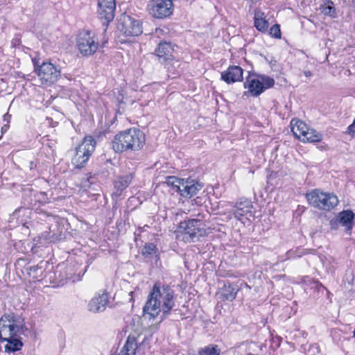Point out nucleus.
Masks as SVG:
<instances>
[{
    "instance_id": "obj_5",
    "label": "nucleus",
    "mask_w": 355,
    "mask_h": 355,
    "mask_svg": "<svg viewBox=\"0 0 355 355\" xmlns=\"http://www.w3.org/2000/svg\"><path fill=\"white\" fill-rule=\"evenodd\" d=\"M96 142L92 136H86L76 148L72 164L77 168L84 167L95 150Z\"/></svg>"
},
{
    "instance_id": "obj_17",
    "label": "nucleus",
    "mask_w": 355,
    "mask_h": 355,
    "mask_svg": "<svg viewBox=\"0 0 355 355\" xmlns=\"http://www.w3.org/2000/svg\"><path fill=\"white\" fill-rule=\"evenodd\" d=\"M132 180V174H126L118 177L114 181V194L116 196L121 195L122 192L129 186Z\"/></svg>"
},
{
    "instance_id": "obj_6",
    "label": "nucleus",
    "mask_w": 355,
    "mask_h": 355,
    "mask_svg": "<svg viewBox=\"0 0 355 355\" xmlns=\"http://www.w3.org/2000/svg\"><path fill=\"white\" fill-rule=\"evenodd\" d=\"M306 198L311 206L323 210H330L338 203L336 196L320 192L318 189L307 193Z\"/></svg>"
},
{
    "instance_id": "obj_12",
    "label": "nucleus",
    "mask_w": 355,
    "mask_h": 355,
    "mask_svg": "<svg viewBox=\"0 0 355 355\" xmlns=\"http://www.w3.org/2000/svg\"><path fill=\"white\" fill-rule=\"evenodd\" d=\"M116 0H98L97 14L103 25L107 26L115 15Z\"/></svg>"
},
{
    "instance_id": "obj_26",
    "label": "nucleus",
    "mask_w": 355,
    "mask_h": 355,
    "mask_svg": "<svg viewBox=\"0 0 355 355\" xmlns=\"http://www.w3.org/2000/svg\"><path fill=\"white\" fill-rule=\"evenodd\" d=\"M306 254V250L301 248H296L295 249H291L288 250L286 254L285 257L283 258V261L289 260L291 259H296L302 257Z\"/></svg>"
},
{
    "instance_id": "obj_31",
    "label": "nucleus",
    "mask_w": 355,
    "mask_h": 355,
    "mask_svg": "<svg viewBox=\"0 0 355 355\" xmlns=\"http://www.w3.org/2000/svg\"><path fill=\"white\" fill-rule=\"evenodd\" d=\"M346 133L351 135L352 137H355V119L353 123L348 126Z\"/></svg>"
},
{
    "instance_id": "obj_24",
    "label": "nucleus",
    "mask_w": 355,
    "mask_h": 355,
    "mask_svg": "<svg viewBox=\"0 0 355 355\" xmlns=\"http://www.w3.org/2000/svg\"><path fill=\"white\" fill-rule=\"evenodd\" d=\"M322 139V135L313 129L308 128L304 135H302L300 141L303 142H318Z\"/></svg>"
},
{
    "instance_id": "obj_8",
    "label": "nucleus",
    "mask_w": 355,
    "mask_h": 355,
    "mask_svg": "<svg viewBox=\"0 0 355 355\" xmlns=\"http://www.w3.org/2000/svg\"><path fill=\"white\" fill-rule=\"evenodd\" d=\"M77 46L83 55L90 56L99 46L98 39L94 32L83 31L77 38Z\"/></svg>"
},
{
    "instance_id": "obj_21",
    "label": "nucleus",
    "mask_w": 355,
    "mask_h": 355,
    "mask_svg": "<svg viewBox=\"0 0 355 355\" xmlns=\"http://www.w3.org/2000/svg\"><path fill=\"white\" fill-rule=\"evenodd\" d=\"M173 48L170 42H161L156 49V54L160 58L166 60L172 56Z\"/></svg>"
},
{
    "instance_id": "obj_28",
    "label": "nucleus",
    "mask_w": 355,
    "mask_h": 355,
    "mask_svg": "<svg viewBox=\"0 0 355 355\" xmlns=\"http://www.w3.org/2000/svg\"><path fill=\"white\" fill-rule=\"evenodd\" d=\"M257 76L259 79L261 84L263 87V90L272 87L275 84L274 79L268 76L257 75Z\"/></svg>"
},
{
    "instance_id": "obj_35",
    "label": "nucleus",
    "mask_w": 355,
    "mask_h": 355,
    "mask_svg": "<svg viewBox=\"0 0 355 355\" xmlns=\"http://www.w3.org/2000/svg\"><path fill=\"white\" fill-rule=\"evenodd\" d=\"M133 295H134V292L133 291H131V292L129 293V295L130 296V302H133L134 301Z\"/></svg>"
},
{
    "instance_id": "obj_1",
    "label": "nucleus",
    "mask_w": 355,
    "mask_h": 355,
    "mask_svg": "<svg viewBox=\"0 0 355 355\" xmlns=\"http://www.w3.org/2000/svg\"><path fill=\"white\" fill-rule=\"evenodd\" d=\"M174 306V291L168 286H161L156 283L148 296L143 311L144 315H149L153 319L162 312V320L170 313Z\"/></svg>"
},
{
    "instance_id": "obj_14",
    "label": "nucleus",
    "mask_w": 355,
    "mask_h": 355,
    "mask_svg": "<svg viewBox=\"0 0 355 355\" xmlns=\"http://www.w3.org/2000/svg\"><path fill=\"white\" fill-rule=\"evenodd\" d=\"M252 208L253 205L250 200L241 198L236 202L230 213L239 220H241L243 218L249 220L250 217L252 216Z\"/></svg>"
},
{
    "instance_id": "obj_7",
    "label": "nucleus",
    "mask_w": 355,
    "mask_h": 355,
    "mask_svg": "<svg viewBox=\"0 0 355 355\" xmlns=\"http://www.w3.org/2000/svg\"><path fill=\"white\" fill-rule=\"evenodd\" d=\"M202 221L200 219H189L181 222L179 225V232L183 233L182 239L186 242L194 241L203 236L205 230L202 227Z\"/></svg>"
},
{
    "instance_id": "obj_15",
    "label": "nucleus",
    "mask_w": 355,
    "mask_h": 355,
    "mask_svg": "<svg viewBox=\"0 0 355 355\" xmlns=\"http://www.w3.org/2000/svg\"><path fill=\"white\" fill-rule=\"evenodd\" d=\"M221 78L228 84L241 81L243 79V69L239 66H231L221 73Z\"/></svg>"
},
{
    "instance_id": "obj_40",
    "label": "nucleus",
    "mask_w": 355,
    "mask_h": 355,
    "mask_svg": "<svg viewBox=\"0 0 355 355\" xmlns=\"http://www.w3.org/2000/svg\"><path fill=\"white\" fill-rule=\"evenodd\" d=\"M118 355H119V354Z\"/></svg>"
},
{
    "instance_id": "obj_36",
    "label": "nucleus",
    "mask_w": 355,
    "mask_h": 355,
    "mask_svg": "<svg viewBox=\"0 0 355 355\" xmlns=\"http://www.w3.org/2000/svg\"><path fill=\"white\" fill-rule=\"evenodd\" d=\"M21 209H16V210L13 212L12 216H15L16 215H17V214H18L19 212H20V211H21Z\"/></svg>"
},
{
    "instance_id": "obj_33",
    "label": "nucleus",
    "mask_w": 355,
    "mask_h": 355,
    "mask_svg": "<svg viewBox=\"0 0 355 355\" xmlns=\"http://www.w3.org/2000/svg\"><path fill=\"white\" fill-rule=\"evenodd\" d=\"M35 166H36V164H35V163L33 161H30L29 162L28 167H29L30 170L33 169Z\"/></svg>"
},
{
    "instance_id": "obj_23",
    "label": "nucleus",
    "mask_w": 355,
    "mask_h": 355,
    "mask_svg": "<svg viewBox=\"0 0 355 355\" xmlns=\"http://www.w3.org/2000/svg\"><path fill=\"white\" fill-rule=\"evenodd\" d=\"M354 214L351 210L341 211L339 214V222L345 226L347 230L352 228Z\"/></svg>"
},
{
    "instance_id": "obj_34",
    "label": "nucleus",
    "mask_w": 355,
    "mask_h": 355,
    "mask_svg": "<svg viewBox=\"0 0 355 355\" xmlns=\"http://www.w3.org/2000/svg\"><path fill=\"white\" fill-rule=\"evenodd\" d=\"M304 74L306 77H311L312 76V73L310 71H304Z\"/></svg>"
},
{
    "instance_id": "obj_38",
    "label": "nucleus",
    "mask_w": 355,
    "mask_h": 355,
    "mask_svg": "<svg viewBox=\"0 0 355 355\" xmlns=\"http://www.w3.org/2000/svg\"><path fill=\"white\" fill-rule=\"evenodd\" d=\"M353 337L355 338V330L353 332Z\"/></svg>"
},
{
    "instance_id": "obj_20",
    "label": "nucleus",
    "mask_w": 355,
    "mask_h": 355,
    "mask_svg": "<svg viewBox=\"0 0 355 355\" xmlns=\"http://www.w3.org/2000/svg\"><path fill=\"white\" fill-rule=\"evenodd\" d=\"M291 126L293 135L300 140L302 139V135H304L309 128L304 122L295 119L291 120Z\"/></svg>"
},
{
    "instance_id": "obj_2",
    "label": "nucleus",
    "mask_w": 355,
    "mask_h": 355,
    "mask_svg": "<svg viewBox=\"0 0 355 355\" xmlns=\"http://www.w3.org/2000/svg\"><path fill=\"white\" fill-rule=\"evenodd\" d=\"M0 325L4 328L1 331L3 334V341L8 342L5 346L6 352L20 350L23 347L21 335L27 330L24 319L15 313L5 314L0 319Z\"/></svg>"
},
{
    "instance_id": "obj_27",
    "label": "nucleus",
    "mask_w": 355,
    "mask_h": 355,
    "mask_svg": "<svg viewBox=\"0 0 355 355\" xmlns=\"http://www.w3.org/2000/svg\"><path fill=\"white\" fill-rule=\"evenodd\" d=\"M321 12L324 15L334 17L336 14V8L334 6V3L331 1H327L324 4L320 6Z\"/></svg>"
},
{
    "instance_id": "obj_9",
    "label": "nucleus",
    "mask_w": 355,
    "mask_h": 355,
    "mask_svg": "<svg viewBox=\"0 0 355 355\" xmlns=\"http://www.w3.org/2000/svg\"><path fill=\"white\" fill-rule=\"evenodd\" d=\"M34 71L37 74L42 84L51 85L56 82L60 76V70L51 62H43L39 65L35 60Z\"/></svg>"
},
{
    "instance_id": "obj_11",
    "label": "nucleus",
    "mask_w": 355,
    "mask_h": 355,
    "mask_svg": "<svg viewBox=\"0 0 355 355\" xmlns=\"http://www.w3.org/2000/svg\"><path fill=\"white\" fill-rule=\"evenodd\" d=\"M118 29L125 37L139 36L143 31L141 22L128 15L121 18L118 24Z\"/></svg>"
},
{
    "instance_id": "obj_32",
    "label": "nucleus",
    "mask_w": 355,
    "mask_h": 355,
    "mask_svg": "<svg viewBox=\"0 0 355 355\" xmlns=\"http://www.w3.org/2000/svg\"><path fill=\"white\" fill-rule=\"evenodd\" d=\"M10 118L11 115L8 113H6L3 115V121H6L8 124L10 123Z\"/></svg>"
},
{
    "instance_id": "obj_4",
    "label": "nucleus",
    "mask_w": 355,
    "mask_h": 355,
    "mask_svg": "<svg viewBox=\"0 0 355 355\" xmlns=\"http://www.w3.org/2000/svg\"><path fill=\"white\" fill-rule=\"evenodd\" d=\"M166 183L171 186L173 191L178 192L184 198H191L202 189V185L193 179H182L175 176L166 178Z\"/></svg>"
},
{
    "instance_id": "obj_13",
    "label": "nucleus",
    "mask_w": 355,
    "mask_h": 355,
    "mask_svg": "<svg viewBox=\"0 0 355 355\" xmlns=\"http://www.w3.org/2000/svg\"><path fill=\"white\" fill-rule=\"evenodd\" d=\"M108 302V293L105 290L101 291L89 300L87 309L94 313H102L106 309Z\"/></svg>"
},
{
    "instance_id": "obj_3",
    "label": "nucleus",
    "mask_w": 355,
    "mask_h": 355,
    "mask_svg": "<svg viewBox=\"0 0 355 355\" xmlns=\"http://www.w3.org/2000/svg\"><path fill=\"white\" fill-rule=\"evenodd\" d=\"M145 143V135L140 130L133 128L119 132L112 140V148L116 153L135 151Z\"/></svg>"
},
{
    "instance_id": "obj_29",
    "label": "nucleus",
    "mask_w": 355,
    "mask_h": 355,
    "mask_svg": "<svg viewBox=\"0 0 355 355\" xmlns=\"http://www.w3.org/2000/svg\"><path fill=\"white\" fill-rule=\"evenodd\" d=\"M157 248L156 245L152 243H146L144 246L141 254L146 257H150L157 252Z\"/></svg>"
},
{
    "instance_id": "obj_10",
    "label": "nucleus",
    "mask_w": 355,
    "mask_h": 355,
    "mask_svg": "<svg viewBox=\"0 0 355 355\" xmlns=\"http://www.w3.org/2000/svg\"><path fill=\"white\" fill-rule=\"evenodd\" d=\"M147 8L150 15L157 19L168 17L173 11L171 0H150Z\"/></svg>"
},
{
    "instance_id": "obj_30",
    "label": "nucleus",
    "mask_w": 355,
    "mask_h": 355,
    "mask_svg": "<svg viewBox=\"0 0 355 355\" xmlns=\"http://www.w3.org/2000/svg\"><path fill=\"white\" fill-rule=\"evenodd\" d=\"M270 35L275 38L281 37V31L279 25L275 24L270 29Z\"/></svg>"
},
{
    "instance_id": "obj_39",
    "label": "nucleus",
    "mask_w": 355,
    "mask_h": 355,
    "mask_svg": "<svg viewBox=\"0 0 355 355\" xmlns=\"http://www.w3.org/2000/svg\"><path fill=\"white\" fill-rule=\"evenodd\" d=\"M31 271H33H33H35V270H36V269H35V268H34V269L31 268Z\"/></svg>"
},
{
    "instance_id": "obj_25",
    "label": "nucleus",
    "mask_w": 355,
    "mask_h": 355,
    "mask_svg": "<svg viewBox=\"0 0 355 355\" xmlns=\"http://www.w3.org/2000/svg\"><path fill=\"white\" fill-rule=\"evenodd\" d=\"M220 352L218 345L211 344L199 348L197 355H220Z\"/></svg>"
},
{
    "instance_id": "obj_19",
    "label": "nucleus",
    "mask_w": 355,
    "mask_h": 355,
    "mask_svg": "<svg viewBox=\"0 0 355 355\" xmlns=\"http://www.w3.org/2000/svg\"><path fill=\"white\" fill-rule=\"evenodd\" d=\"M254 25L257 31L265 33L268 28V22L265 19L264 13L260 10H254Z\"/></svg>"
},
{
    "instance_id": "obj_37",
    "label": "nucleus",
    "mask_w": 355,
    "mask_h": 355,
    "mask_svg": "<svg viewBox=\"0 0 355 355\" xmlns=\"http://www.w3.org/2000/svg\"><path fill=\"white\" fill-rule=\"evenodd\" d=\"M40 194H41L42 196H45V195H46V193H44V192L40 193Z\"/></svg>"
},
{
    "instance_id": "obj_22",
    "label": "nucleus",
    "mask_w": 355,
    "mask_h": 355,
    "mask_svg": "<svg viewBox=\"0 0 355 355\" xmlns=\"http://www.w3.org/2000/svg\"><path fill=\"white\" fill-rule=\"evenodd\" d=\"M239 288L233 284H224L221 289V296L223 300L232 301L236 298Z\"/></svg>"
},
{
    "instance_id": "obj_16",
    "label": "nucleus",
    "mask_w": 355,
    "mask_h": 355,
    "mask_svg": "<svg viewBox=\"0 0 355 355\" xmlns=\"http://www.w3.org/2000/svg\"><path fill=\"white\" fill-rule=\"evenodd\" d=\"M245 88L253 96H259L264 90L257 75H250L244 84Z\"/></svg>"
},
{
    "instance_id": "obj_18",
    "label": "nucleus",
    "mask_w": 355,
    "mask_h": 355,
    "mask_svg": "<svg viewBox=\"0 0 355 355\" xmlns=\"http://www.w3.org/2000/svg\"><path fill=\"white\" fill-rule=\"evenodd\" d=\"M137 348L138 345L135 336L130 335L121 349L119 355H135Z\"/></svg>"
}]
</instances>
